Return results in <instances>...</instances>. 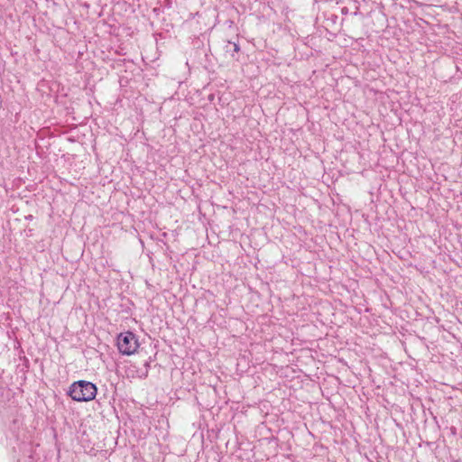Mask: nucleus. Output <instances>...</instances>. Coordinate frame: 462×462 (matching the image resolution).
Returning <instances> with one entry per match:
<instances>
[{
  "mask_svg": "<svg viewBox=\"0 0 462 462\" xmlns=\"http://www.w3.org/2000/svg\"><path fill=\"white\" fill-rule=\"evenodd\" d=\"M117 347L121 354L131 356L134 354L139 347L138 339L133 332L127 331L120 333L117 336Z\"/></svg>",
  "mask_w": 462,
  "mask_h": 462,
  "instance_id": "obj_2",
  "label": "nucleus"
},
{
  "mask_svg": "<svg viewBox=\"0 0 462 462\" xmlns=\"http://www.w3.org/2000/svg\"><path fill=\"white\" fill-rule=\"evenodd\" d=\"M97 388L91 382L80 380L73 383L69 390V395L77 402H89L95 399Z\"/></svg>",
  "mask_w": 462,
  "mask_h": 462,
  "instance_id": "obj_1",
  "label": "nucleus"
},
{
  "mask_svg": "<svg viewBox=\"0 0 462 462\" xmlns=\"http://www.w3.org/2000/svg\"><path fill=\"white\" fill-rule=\"evenodd\" d=\"M240 48H239V45L236 44V43H234V51H239Z\"/></svg>",
  "mask_w": 462,
  "mask_h": 462,
  "instance_id": "obj_3",
  "label": "nucleus"
}]
</instances>
